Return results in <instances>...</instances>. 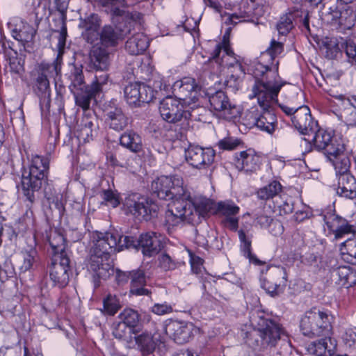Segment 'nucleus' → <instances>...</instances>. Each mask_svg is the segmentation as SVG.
Listing matches in <instances>:
<instances>
[{"label":"nucleus","instance_id":"46","mask_svg":"<svg viewBox=\"0 0 356 356\" xmlns=\"http://www.w3.org/2000/svg\"><path fill=\"white\" fill-rule=\"evenodd\" d=\"M238 234L241 242V250L243 255L249 259L250 261L252 263L257 265L262 264V262L251 252V236H247L243 229H240L238 232Z\"/></svg>","mask_w":356,"mask_h":356},{"label":"nucleus","instance_id":"17","mask_svg":"<svg viewBox=\"0 0 356 356\" xmlns=\"http://www.w3.org/2000/svg\"><path fill=\"white\" fill-rule=\"evenodd\" d=\"M158 91L138 82L130 83L124 88V97L127 103L132 107L140 106L142 104L149 103L156 98Z\"/></svg>","mask_w":356,"mask_h":356},{"label":"nucleus","instance_id":"4","mask_svg":"<svg viewBox=\"0 0 356 356\" xmlns=\"http://www.w3.org/2000/svg\"><path fill=\"white\" fill-rule=\"evenodd\" d=\"M321 19L341 31L350 30L356 22L353 8L337 0H326L320 11Z\"/></svg>","mask_w":356,"mask_h":356},{"label":"nucleus","instance_id":"2","mask_svg":"<svg viewBox=\"0 0 356 356\" xmlns=\"http://www.w3.org/2000/svg\"><path fill=\"white\" fill-rule=\"evenodd\" d=\"M31 160L29 170L23 173L20 188L23 195L31 204L36 200V195L47 183V175L49 169V156L38 154H28Z\"/></svg>","mask_w":356,"mask_h":356},{"label":"nucleus","instance_id":"15","mask_svg":"<svg viewBox=\"0 0 356 356\" xmlns=\"http://www.w3.org/2000/svg\"><path fill=\"white\" fill-rule=\"evenodd\" d=\"M261 286L272 297L283 292L287 282L286 269L280 266H272L262 271Z\"/></svg>","mask_w":356,"mask_h":356},{"label":"nucleus","instance_id":"28","mask_svg":"<svg viewBox=\"0 0 356 356\" xmlns=\"http://www.w3.org/2000/svg\"><path fill=\"white\" fill-rule=\"evenodd\" d=\"M260 163V157L252 149L236 154L235 165L239 170L246 172L256 171Z\"/></svg>","mask_w":356,"mask_h":356},{"label":"nucleus","instance_id":"29","mask_svg":"<svg viewBox=\"0 0 356 356\" xmlns=\"http://www.w3.org/2000/svg\"><path fill=\"white\" fill-rule=\"evenodd\" d=\"M209 103L211 108L222 114L227 118H232L234 116V111L236 109V106L232 105L229 100L222 90H218L209 97Z\"/></svg>","mask_w":356,"mask_h":356},{"label":"nucleus","instance_id":"57","mask_svg":"<svg viewBox=\"0 0 356 356\" xmlns=\"http://www.w3.org/2000/svg\"><path fill=\"white\" fill-rule=\"evenodd\" d=\"M353 232V227L350 225L347 220L343 218L341 220L340 225L338 228L333 233L334 234L335 239H339L343 237L346 234H348Z\"/></svg>","mask_w":356,"mask_h":356},{"label":"nucleus","instance_id":"20","mask_svg":"<svg viewBox=\"0 0 356 356\" xmlns=\"http://www.w3.org/2000/svg\"><path fill=\"white\" fill-rule=\"evenodd\" d=\"M90 257L88 264V269L92 274L95 286L99 279L106 280L114 271L108 263L109 258L104 257L90 250Z\"/></svg>","mask_w":356,"mask_h":356},{"label":"nucleus","instance_id":"50","mask_svg":"<svg viewBox=\"0 0 356 356\" xmlns=\"http://www.w3.org/2000/svg\"><path fill=\"white\" fill-rule=\"evenodd\" d=\"M104 313L114 316L121 308L119 298L115 295L108 294L103 301Z\"/></svg>","mask_w":356,"mask_h":356},{"label":"nucleus","instance_id":"64","mask_svg":"<svg viewBox=\"0 0 356 356\" xmlns=\"http://www.w3.org/2000/svg\"><path fill=\"white\" fill-rule=\"evenodd\" d=\"M345 52L349 58L356 62V44L349 40L345 42Z\"/></svg>","mask_w":356,"mask_h":356},{"label":"nucleus","instance_id":"22","mask_svg":"<svg viewBox=\"0 0 356 356\" xmlns=\"http://www.w3.org/2000/svg\"><path fill=\"white\" fill-rule=\"evenodd\" d=\"M184 203H186L188 218L192 224L198 223L201 218L204 217L211 209V204L209 199L203 197H191L189 193V197L185 198Z\"/></svg>","mask_w":356,"mask_h":356},{"label":"nucleus","instance_id":"40","mask_svg":"<svg viewBox=\"0 0 356 356\" xmlns=\"http://www.w3.org/2000/svg\"><path fill=\"white\" fill-rule=\"evenodd\" d=\"M67 75L70 81L69 88L72 93L84 90V88L90 86H87L85 83L83 74V67L81 65L79 67L73 65L70 72Z\"/></svg>","mask_w":356,"mask_h":356},{"label":"nucleus","instance_id":"35","mask_svg":"<svg viewBox=\"0 0 356 356\" xmlns=\"http://www.w3.org/2000/svg\"><path fill=\"white\" fill-rule=\"evenodd\" d=\"M35 33L36 31L32 26L22 20H20L19 23L15 24L14 27H11L13 38L24 46L33 40Z\"/></svg>","mask_w":356,"mask_h":356},{"label":"nucleus","instance_id":"56","mask_svg":"<svg viewBox=\"0 0 356 356\" xmlns=\"http://www.w3.org/2000/svg\"><path fill=\"white\" fill-rule=\"evenodd\" d=\"M241 144V140L238 138L226 137L219 140L217 145L222 150L232 151L236 149Z\"/></svg>","mask_w":356,"mask_h":356},{"label":"nucleus","instance_id":"30","mask_svg":"<svg viewBox=\"0 0 356 356\" xmlns=\"http://www.w3.org/2000/svg\"><path fill=\"white\" fill-rule=\"evenodd\" d=\"M343 108L341 118L348 128H356V95L346 97L340 95Z\"/></svg>","mask_w":356,"mask_h":356},{"label":"nucleus","instance_id":"31","mask_svg":"<svg viewBox=\"0 0 356 356\" xmlns=\"http://www.w3.org/2000/svg\"><path fill=\"white\" fill-rule=\"evenodd\" d=\"M130 280V294L137 296H149L152 294V291L145 287L147 282L143 270L138 268L131 270Z\"/></svg>","mask_w":356,"mask_h":356},{"label":"nucleus","instance_id":"44","mask_svg":"<svg viewBox=\"0 0 356 356\" xmlns=\"http://www.w3.org/2000/svg\"><path fill=\"white\" fill-rule=\"evenodd\" d=\"M134 338L135 339V343L138 346V348L142 353L143 355H147L153 353L156 344L151 334L143 332Z\"/></svg>","mask_w":356,"mask_h":356},{"label":"nucleus","instance_id":"37","mask_svg":"<svg viewBox=\"0 0 356 356\" xmlns=\"http://www.w3.org/2000/svg\"><path fill=\"white\" fill-rule=\"evenodd\" d=\"M344 146L342 145L341 151L327 156L334 167L336 174L339 177L345 173H348L350 166V159L344 153Z\"/></svg>","mask_w":356,"mask_h":356},{"label":"nucleus","instance_id":"42","mask_svg":"<svg viewBox=\"0 0 356 356\" xmlns=\"http://www.w3.org/2000/svg\"><path fill=\"white\" fill-rule=\"evenodd\" d=\"M132 330L120 321L113 324L112 334L115 339L126 342L127 347L132 348L134 345L131 336Z\"/></svg>","mask_w":356,"mask_h":356},{"label":"nucleus","instance_id":"39","mask_svg":"<svg viewBox=\"0 0 356 356\" xmlns=\"http://www.w3.org/2000/svg\"><path fill=\"white\" fill-rule=\"evenodd\" d=\"M120 144L134 153L143 149L141 137L132 130L127 131L120 138Z\"/></svg>","mask_w":356,"mask_h":356},{"label":"nucleus","instance_id":"16","mask_svg":"<svg viewBox=\"0 0 356 356\" xmlns=\"http://www.w3.org/2000/svg\"><path fill=\"white\" fill-rule=\"evenodd\" d=\"M209 65L216 64L219 67H227L234 68V72L236 74H231L230 79L236 81L239 76L243 74V70L241 64L234 56L233 51L229 46L218 43L216 44L213 53L212 57L208 60Z\"/></svg>","mask_w":356,"mask_h":356},{"label":"nucleus","instance_id":"41","mask_svg":"<svg viewBox=\"0 0 356 356\" xmlns=\"http://www.w3.org/2000/svg\"><path fill=\"white\" fill-rule=\"evenodd\" d=\"M37 252L35 250L31 249L29 251L22 252L16 261V266L19 274L31 271L36 261Z\"/></svg>","mask_w":356,"mask_h":356},{"label":"nucleus","instance_id":"63","mask_svg":"<svg viewBox=\"0 0 356 356\" xmlns=\"http://www.w3.org/2000/svg\"><path fill=\"white\" fill-rule=\"evenodd\" d=\"M209 231L207 229L202 233H199V231L196 229V235H195V241L196 243L202 247L207 248L209 246V240L207 238H209Z\"/></svg>","mask_w":356,"mask_h":356},{"label":"nucleus","instance_id":"36","mask_svg":"<svg viewBox=\"0 0 356 356\" xmlns=\"http://www.w3.org/2000/svg\"><path fill=\"white\" fill-rule=\"evenodd\" d=\"M149 40L142 33L134 34L125 44V49L131 55H138L143 53L149 46Z\"/></svg>","mask_w":356,"mask_h":356},{"label":"nucleus","instance_id":"32","mask_svg":"<svg viewBox=\"0 0 356 356\" xmlns=\"http://www.w3.org/2000/svg\"><path fill=\"white\" fill-rule=\"evenodd\" d=\"M331 273L332 279L338 285L349 288L356 284V273L348 266H339Z\"/></svg>","mask_w":356,"mask_h":356},{"label":"nucleus","instance_id":"51","mask_svg":"<svg viewBox=\"0 0 356 356\" xmlns=\"http://www.w3.org/2000/svg\"><path fill=\"white\" fill-rule=\"evenodd\" d=\"M121 322L126 324L130 328L134 329L139 322L138 313L131 309H124L119 315Z\"/></svg>","mask_w":356,"mask_h":356},{"label":"nucleus","instance_id":"3","mask_svg":"<svg viewBox=\"0 0 356 356\" xmlns=\"http://www.w3.org/2000/svg\"><path fill=\"white\" fill-rule=\"evenodd\" d=\"M245 334V343L254 348L259 349L274 347L279 340L288 337L281 325L264 318H260L257 327Z\"/></svg>","mask_w":356,"mask_h":356},{"label":"nucleus","instance_id":"18","mask_svg":"<svg viewBox=\"0 0 356 356\" xmlns=\"http://www.w3.org/2000/svg\"><path fill=\"white\" fill-rule=\"evenodd\" d=\"M104 113L105 122L110 129L120 131L128 126L129 119L115 101L106 103Z\"/></svg>","mask_w":356,"mask_h":356},{"label":"nucleus","instance_id":"33","mask_svg":"<svg viewBox=\"0 0 356 356\" xmlns=\"http://www.w3.org/2000/svg\"><path fill=\"white\" fill-rule=\"evenodd\" d=\"M302 8L300 6L296 5L291 8H289L288 13L280 17V21L277 24V29L280 35H286L293 29V21L295 20V17H302Z\"/></svg>","mask_w":356,"mask_h":356},{"label":"nucleus","instance_id":"9","mask_svg":"<svg viewBox=\"0 0 356 356\" xmlns=\"http://www.w3.org/2000/svg\"><path fill=\"white\" fill-rule=\"evenodd\" d=\"M153 193L161 200H178L189 197V192L183 186V180L178 176H161L151 185Z\"/></svg>","mask_w":356,"mask_h":356},{"label":"nucleus","instance_id":"5","mask_svg":"<svg viewBox=\"0 0 356 356\" xmlns=\"http://www.w3.org/2000/svg\"><path fill=\"white\" fill-rule=\"evenodd\" d=\"M62 58L60 53L52 63H41L36 70L33 79V89L34 92L40 98V104H46L49 106L51 99V89L49 79H56L60 74Z\"/></svg>","mask_w":356,"mask_h":356},{"label":"nucleus","instance_id":"19","mask_svg":"<svg viewBox=\"0 0 356 356\" xmlns=\"http://www.w3.org/2000/svg\"><path fill=\"white\" fill-rule=\"evenodd\" d=\"M216 152L212 148H202L190 145L185 152L187 163L193 168L201 169L209 167L214 161Z\"/></svg>","mask_w":356,"mask_h":356},{"label":"nucleus","instance_id":"10","mask_svg":"<svg viewBox=\"0 0 356 356\" xmlns=\"http://www.w3.org/2000/svg\"><path fill=\"white\" fill-rule=\"evenodd\" d=\"M201 87L193 77H184L176 81L172 86V93L175 97L183 103L184 106L188 108L199 112L204 110L200 106L199 95Z\"/></svg>","mask_w":356,"mask_h":356},{"label":"nucleus","instance_id":"54","mask_svg":"<svg viewBox=\"0 0 356 356\" xmlns=\"http://www.w3.org/2000/svg\"><path fill=\"white\" fill-rule=\"evenodd\" d=\"M323 219L325 225L329 230V233L333 234L338 228V226L340 225L341 220H343V218L336 215L335 213L327 212L326 214L323 215Z\"/></svg>","mask_w":356,"mask_h":356},{"label":"nucleus","instance_id":"53","mask_svg":"<svg viewBox=\"0 0 356 356\" xmlns=\"http://www.w3.org/2000/svg\"><path fill=\"white\" fill-rule=\"evenodd\" d=\"M159 265L163 270L168 271L177 268L179 263L173 259L168 254L163 252L159 257Z\"/></svg>","mask_w":356,"mask_h":356},{"label":"nucleus","instance_id":"11","mask_svg":"<svg viewBox=\"0 0 356 356\" xmlns=\"http://www.w3.org/2000/svg\"><path fill=\"white\" fill-rule=\"evenodd\" d=\"M123 210L138 219L145 220L156 216L159 206L152 200L138 193L129 195L123 202Z\"/></svg>","mask_w":356,"mask_h":356},{"label":"nucleus","instance_id":"59","mask_svg":"<svg viewBox=\"0 0 356 356\" xmlns=\"http://www.w3.org/2000/svg\"><path fill=\"white\" fill-rule=\"evenodd\" d=\"M102 197L107 204L114 208L120 204V200L118 195L111 190L104 191L102 194Z\"/></svg>","mask_w":356,"mask_h":356},{"label":"nucleus","instance_id":"12","mask_svg":"<svg viewBox=\"0 0 356 356\" xmlns=\"http://www.w3.org/2000/svg\"><path fill=\"white\" fill-rule=\"evenodd\" d=\"M266 6L259 0H241L234 13L225 16V23L236 24L238 22H255L254 18L261 17Z\"/></svg>","mask_w":356,"mask_h":356},{"label":"nucleus","instance_id":"43","mask_svg":"<svg viewBox=\"0 0 356 356\" xmlns=\"http://www.w3.org/2000/svg\"><path fill=\"white\" fill-rule=\"evenodd\" d=\"M49 243L54 252V258L57 256V258L62 257H67L65 252V239L63 234L57 231L51 232L49 236Z\"/></svg>","mask_w":356,"mask_h":356},{"label":"nucleus","instance_id":"7","mask_svg":"<svg viewBox=\"0 0 356 356\" xmlns=\"http://www.w3.org/2000/svg\"><path fill=\"white\" fill-rule=\"evenodd\" d=\"M159 112L165 121L174 124L181 122V125L185 127L189 125V120H197L200 114L170 95L160 102Z\"/></svg>","mask_w":356,"mask_h":356},{"label":"nucleus","instance_id":"49","mask_svg":"<svg viewBox=\"0 0 356 356\" xmlns=\"http://www.w3.org/2000/svg\"><path fill=\"white\" fill-rule=\"evenodd\" d=\"M341 252L345 261L356 265V238L348 239L341 243Z\"/></svg>","mask_w":356,"mask_h":356},{"label":"nucleus","instance_id":"60","mask_svg":"<svg viewBox=\"0 0 356 356\" xmlns=\"http://www.w3.org/2000/svg\"><path fill=\"white\" fill-rule=\"evenodd\" d=\"M8 54L10 56L8 57L7 60L8 61L10 71L16 74L19 73L22 67L17 57V51L11 50V52Z\"/></svg>","mask_w":356,"mask_h":356},{"label":"nucleus","instance_id":"21","mask_svg":"<svg viewBox=\"0 0 356 356\" xmlns=\"http://www.w3.org/2000/svg\"><path fill=\"white\" fill-rule=\"evenodd\" d=\"M53 259L49 275L54 285L59 288L65 287L69 282L70 259L68 257Z\"/></svg>","mask_w":356,"mask_h":356},{"label":"nucleus","instance_id":"47","mask_svg":"<svg viewBox=\"0 0 356 356\" xmlns=\"http://www.w3.org/2000/svg\"><path fill=\"white\" fill-rule=\"evenodd\" d=\"M97 93L90 86L84 88V90L73 92L76 104L83 110H87L90 108L91 99Z\"/></svg>","mask_w":356,"mask_h":356},{"label":"nucleus","instance_id":"24","mask_svg":"<svg viewBox=\"0 0 356 356\" xmlns=\"http://www.w3.org/2000/svg\"><path fill=\"white\" fill-rule=\"evenodd\" d=\"M291 122L296 129L302 134H307L308 131H314V127L316 126V122L313 120L310 109L307 106L296 108L291 118Z\"/></svg>","mask_w":356,"mask_h":356},{"label":"nucleus","instance_id":"34","mask_svg":"<svg viewBox=\"0 0 356 356\" xmlns=\"http://www.w3.org/2000/svg\"><path fill=\"white\" fill-rule=\"evenodd\" d=\"M337 193L348 199L356 197V179L350 173H345L338 178Z\"/></svg>","mask_w":356,"mask_h":356},{"label":"nucleus","instance_id":"58","mask_svg":"<svg viewBox=\"0 0 356 356\" xmlns=\"http://www.w3.org/2000/svg\"><path fill=\"white\" fill-rule=\"evenodd\" d=\"M283 51V42L273 39L270 42V46L266 49V54L270 56L272 60H274L275 58L281 54Z\"/></svg>","mask_w":356,"mask_h":356},{"label":"nucleus","instance_id":"23","mask_svg":"<svg viewBox=\"0 0 356 356\" xmlns=\"http://www.w3.org/2000/svg\"><path fill=\"white\" fill-rule=\"evenodd\" d=\"M186 206L184 198L173 201L171 208L165 212V225L168 230L178 226L181 222L192 224L191 220L188 219L190 216H188Z\"/></svg>","mask_w":356,"mask_h":356},{"label":"nucleus","instance_id":"26","mask_svg":"<svg viewBox=\"0 0 356 356\" xmlns=\"http://www.w3.org/2000/svg\"><path fill=\"white\" fill-rule=\"evenodd\" d=\"M165 332L177 343L183 344L188 342L191 337V327L177 321H170L164 327Z\"/></svg>","mask_w":356,"mask_h":356},{"label":"nucleus","instance_id":"55","mask_svg":"<svg viewBox=\"0 0 356 356\" xmlns=\"http://www.w3.org/2000/svg\"><path fill=\"white\" fill-rule=\"evenodd\" d=\"M100 23L101 21L98 15L92 14L81 22L80 26L82 27L84 31L99 30Z\"/></svg>","mask_w":356,"mask_h":356},{"label":"nucleus","instance_id":"8","mask_svg":"<svg viewBox=\"0 0 356 356\" xmlns=\"http://www.w3.org/2000/svg\"><path fill=\"white\" fill-rule=\"evenodd\" d=\"M111 17V24L104 25L100 31V42L106 47H114L119 41L122 40L130 34L135 25L140 19H129Z\"/></svg>","mask_w":356,"mask_h":356},{"label":"nucleus","instance_id":"1","mask_svg":"<svg viewBox=\"0 0 356 356\" xmlns=\"http://www.w3.org/2000/svg\"><path fill=\"white\" fill-rule=\"evenodd\" d=\"M284 85V82L275 77L273 81H256L252 87V94L250 95V98H257L258 104L263 109L259 117L254 118L253 124L268 134H272L277 126L276 115L270 108L277 102L278 94Z\"/></svg>","mask_w":356,"mask_h":356},{"label":"nucleus","instance_id":"14","mask_svg":"<svg viewBox=\"0 0 356 356\" xmlns=\"http://www.w3.org/2000/svg\"><path fill=\"white\" fill-rule=\"evenodd\" d=\"M124 237L112 232H96L94 234L93 246L91 251L104 257L110 258L111 254L120 252L126 248Z\"/></svg>","mask_w":356,"mask_h":356},{"label":"nucleus","instance_id":"25","mask_svg":"<svg viewBox=\"0 0 356 356\" xmlns=\"http://www.w3.org/2000/svg\"><path fill=\"white\" fill-rule=\"evenodd\" d=\"M313 140L315 147L319 150H324L326 156L342 149V145L338 143L329 132L323 129H318Z\"/></svg>","mask_w":356,"mask_h":356},{"label":"nucleus","instance_id":"27","mask_svg":"<svg viewBox=\"0 0 356 356\" xmlns=\"http://www.w3.org/2000/svg\"><path fill=\"white\" fill-rule=\"evenodd\" d=\"M111 63V54L102 46H94L90 52V65L97 72H106Z\"/></svg>","mask_w":356,"mask_h":356},{"label":"nucleus","instance_id":"38","mask_svg":"<svg viewBox=\"0 0 356 356\" xmlns=\"http://www.w3.org/2000/svg\"><path fill=\"white\" fill-rule=\"evenodd\" d=\"M334 348V346L331 342V339L325 337L311 342L308 344L307 350L310 353L316 356H332Z\"/></svg>","mask_w":356,"mask_h":356},{"label":"nucleus","instance_id":"13","mask_svg":"<svg viewBox=\"0 0 356 356\" xmlns=\"http://www.w3.org/2000/svg\"><path fill=\"white\" fill-rule=\"evenodd\" d=\"M163 238L160 234L149 232L140 234L138 239L133 236H125L124 237V245H126V248L140 250L145 256L152 257L161 250Z\"/></svg>","mask_w":356,"mask_h":356},{"label":"nucleus","instance_id":"62","mask_svg":"<svg viewBox=\"0 0 356 356\" xmlns=\"http://www.w3.org/2000/svg\"><path fill=\"white\" fill-rule=\"evenodd\" d=\"M101 75H95V81L90 86L91 88L94 90L95 92L97 93L101 90V87L102 85L105 84L107 82L108 75L105 72Z\"/></svg>","mask_w":356,"mask_h":356},{"label":"nucleus","instance_id":"48","mask_svg":"<svg viewBox=\"0 0 356 356\" xmlns=\"http://www.w3.org/2000/svg\"><path fill=\"white\" fill-rule=\"evenodd\" d=\"M96 127L93 120L90 118H85L82 120L81 124L77 130V137L84 141H90L93 136V132L96 131Z\"/></svg>","mask_w":356,"mask_h":356},{"label":"nucleus","instance_id":"61","mask_svg":"<svg viewBox=\"0 0 356 356\" xmlns=\"http://www.w3.org/2000/svg\"><path fill=\"white\" fill-rule=\"evenodd\" d=\"M172 307L167 302L156 303L152 308L151 312L156 315H165L172 312Z\"/></svg>","mask_w":356,"mask_h":356},{"label":"nucleus","instance_id":"45","mask_svg":"<svg viewBox=\"0 0 356 356\" xmlns=\"http://www.w3.org/2000/svg\"><path fill=\"white\" fill-rule=\"evenodd\" d=\"M282 185L277 181H273L257 191L258 199L267 201L277 196L282 191Z\"/></svg>","mask_w":356,"mask_h":356},{"label":"nucleus","instance_id":"52","mask_svg":"<svg viewBox=\"0 0 356 356\" xmlns=\"http://www.w3.org/2000/svg\"><path fill=\"white\" fill-rule=\"evenodd\" d=\"M218 212L226 217L234 216L239 211V207L231 201L218 203Z\"/></svg>","mask_w":356,"mask_h":356},{"label":"nucleus","instance_id":"6","mask_svg":"<svg viewBox=\"0 0 356 356\" xmlns=\"http://www.w3.org/2000/svg\"><path fill=\"white\" fill-rule=\"evenodd\" d=\"M332 316L327 311L314 307L305 312L300 321V330L305 336H328L332 331Z\"/></svg>","mask_w":356,"mask_h":356}]
</instances>
